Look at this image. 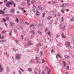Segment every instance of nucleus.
I'll list each match as a JSON object with an SVG mask.
<instances>
[{
  "mask_svg": "<svg viewBox=\"0 0 74 74\" xmlns=\"http://www.w3.org/2000/svg\"><path fill=\"white\" fill-rule=\"evenodd\" d=\"M10 11L12 12H14V10L13 9H11L10 10Z\"/></svg>",
  "mask_w": 74,
  "mask_h": 74,
  "instance_id": "30",
  "label": "nucleus"
},
{
  "mask_svg": "<svg viewBox=\"0 0 74 74\" xmlns=\"http://www.w3.org/2000/svg\"><path fill=\"white\" fill-rule=\"evenodd\" d=\"M30 62L33 64V63H36V60L34 59H32L30 61Z\"/></svg>",
  "mask_w": 74,
  "mask_h": 74,
  "instance_id": "4",
  "label": "nucleus"
},
{
  "mask_svg": "<svg viewBox=\"0 0 74 74\" xmlns=\"http://www.w3.org/2000/svg\"><path fill=\"white\" fill-rule=\"evenodd\" d=\"M35 3H36V1H31V4H34Z\"/></svg>",
  "mask_w": 74,
  "mask_h": 74,
  "instance_id": "13",
  "label": "nucleus"
},
{
  "mask_svg": "<svg viewBox=\"0 0 74 74\" xmlns=\"http://www.w3.org/2000/svg\"><path fill=\"white\" fill-rule=\"evenodd\" d=\"M30 2V1L29 0H27V4H28Z\"/></svg>",
  "mask_w": 74,
  "mask_h": 74,
  "instance_id": "40",
  "label": "nucleus"
},
{
  "mask_svg": "<svg viewBox=\"0 0 74 74\" xmlns=\"http://www.w3.org/2000/svg\"><path fill=\"white\" fill-rule=\"evenodd\" d=\"M5 14V12H4L3 11L0 10V14Z\"/></svg>",
  "mask_w": 74,
  "mask_h": 74,
  "instance_id": "10",
  "label": "nucleus"
},
{
  "mask_svg": "<svg viewBox=\"0 0 74 74\" xmlns=\"http://www.w3.org/2000/svg\"><path fill=\"white\" fill-rule=\"evenodd\" d=\"M47 29H48V28H46L45 30V32H47Z\"/></svg>",
  "mask_w": 74,
  "mask_h": 74,
  "instance_id": "54",
  "label": "nucleus"
},
{
  "mask_svg": "<svg viewBox=\"0 0 74 74\" xmlns=\"http://www.w3.org/2000/svg\"><path fill=\"white\" fill-rule=\"evenodd\" d=\"M64 67H66V66H67V64H64Z\"/></svg>",
  "mask_w": 74,
  "mask_h": 74,
  "instance_id": "53",
  "label": "nucleus"
},
{
  "mask_svg": "<svg viewBox=\"0 0 74 74\" xmlns=\"http://www.w3.org/2000/svg\"><path fill=\"white\" fill-rule=\"evenodd\" d=\"M23 12H24V13H25V12H26V11L25 10H24Z\"/></svg>",
  "mask_w": 74,
  "mask_h": 74,
  "instance_id": "64",
  "label": "nucleus"
},
{
  "mask_svg": "<svg viewBox=\"0 0 74 74\" xmlns=\"http://www.w3.org/2000/svg\"><path fill=\"white\" fill-rule=\"evenodd\" d=\"M70 21H74V18H72L71 19Z\"/></svg>",
  "mask_w": 74,
  "mask_h": 74,
  "instance_id": "32",
  "label": "nucleus"
},
{
  "mask_svg": "<svg viewBox=\"0 0 74 74\" xmlns=\"http://www.w3.org/2000/svg\"><path fill=\"white\" fill-rule=\"evenodd\" d=\"M9 18V17L7 16L6 17V19L7 21H9V19H8Z\"/></svg>",
  "mask_w": 74,
  "mask_h": 74,
  "instance_id": "25",
  "label": "nucleus"
},
{
  "mask_svg": "<svg viewBox=\"0 0 74 74\" xmlns=\"http://www.w3.org/2000/svg\"><path fill=\"white\" fill-rule=\"evenodd\" d=\"M3 15H4V16H8V14H3Z\"/></svg>",
  "mask_w": 74,
  "mask_h": 74,
  "instance_id": "58",
  "label": "nucleus"
},
{
  "mask_svg": "<svg viewBox=\"0 0 74 74\" xmlns=\"http://www.w3.org/2000/svg\"><path fill=\"white\" fill-rule=\"evenodd\" d=\"M5 23V25L6 26H7L8 25H7V23Z\"/></svg>",
  "mask_w": 74,
  "mask_h": 74,
  "instance_id": "49",
  "label": "nucleus"
},
{
  "mask_svg": "<svg viewBox=\"0 0 74 74\" xmlns=\"http://www.w3.org/2000/svg\"><path fill=\"white\" fill-rule=\"evenodd\" d=\"M47 3H48V4H51V2L49 1L47 2Z\"/></svg>",
  "mask_w": 74,
  "mask_h": 74,
  "instance_id": "55",
  "label": "nucleus"
},
{
  "mask_svg": "<svg viewBox=\"0 0 74 74\" xmlns=\"http://www.w3.org/2000/svg\"><path fill=\"white\" fill-rule=\"evenodd\" d=\"M21 23H24V21H21Z\"/></svg>",
  "mask_w": 74,
  "mask_h": 74,
  "instance_id": "52",
  "label": "nucleus"
},
{
  "mask_svg": "<svg viewBox=\"0 0 74 74\" xmlns=\"http://www.w3.org/2000/svg\"><path fill=\"white\" fill-rule=\"evenodd\" d=\"M64 57L65 58H66V59H69V58H70V57H69V56H68L67 55H65L64 56Z\"/></svg>",
  "mask_w": 74,
  "mask_h": 74,
  "instance_id": "14",
  "label": "nucleus"
},
{
  "mask_svg": "<svg viewBox=\"0 0 74 74\" xmlns=\"http://www.w3.org/2000/svg\"><path fill=\"white\" fill-rule=\"evenodd\" d=\"M44 62H45V61L44 60V59H42V63H44Z\"/></svg>",
  "mask_w": 74,
  "mask_h": 74,
  "instance_id": "39",
  "label": "nucleus"
},
{
  "mask_svg": "<svg viewBox=\"0 0 74 74\" xmlns=\"http://www.w3.org/2000/svg\"><path fill=\"white\" fill-rule=\"evenodd\" d=\"M59 55H60V54L59 53H58L57 55H56V56H58L59 57Z\"/></svg>",
  "mask_w": 74,
  "mask_h": 74,
  "instance_id": "57",
  "label": "nucleus"
},
{
  "mask_svg": "<svg viewBox=\"0 0 74 74\" xmlns=\"http://www.w3.org/2000/svg\"><path fill=\"white\" fill-rule=\"evenodd\" d=\"M31 5V4L30 3H28L27 4V5Z\"/></svg>",
  "mask_w": 74,
  "mask_h": 74,
  "instance_id": "56",
  "label": "nucleus"
},
{
  "mask_svg": "<svg viewBox=\"0 0 74 74\" xmlns=\"http://www.w3.org/2000/svg\"><path fill=\"white\" fill-rule=\"evenodd\" d=\"M62 63L63 64H66V62L64 61L62 62Z\"/></svg>",
  "mask_w": 74,
  "mask_h": 74,
  "instance_id": "44",
  "label": "nucleus"
},
{
  "mask_svg": "<svg viewBox=\"0 0 74 74\" xmlns=\"http://www.w3.org/2000/svg\"><path fill=\"white\" fill-rule=\"evenodd\" d=\"M15 58L17 60H18V59H19L21 58V57L20 56V54H16Z\"/></svg>",
  "mask_w": 74,
  "mask_h": 74,
  "instance_id": "3",
  "label": "nucleus"
},
{
  "mask_svg": "<svg viewBox=\"0 0 74 74\" xmlns=\"http://www.w3.org/2000/svg\"><path fill=\"white\" fill-rule=\"evenodd\" d=\"M62 7H66V5H67V4L66 3H63L62 5Z\"/></svg>",
  "mask_w": 74,
  "mask_h": 74,
  "instance_id": "9",
  "label": "nucleus"
},
{
  "mask_svg": "<svg viewBox=\"0 0 74 74\" xmlns=\"http://www.w3.org/2000/svg\"><path fill=\"white\" fill-rule=\"evenodd\" d=\"M61 12L63 13V14H64V10L62 9L61 10Z\"/></svg>",
  "mask_w": 74,
  "mask_h": 74,
  "instance_id": "23",
  "label": "nucleus"
},
{
  "mask_svg": "<svg viewBox=\"0 0 74 74\" xmlns=\"http://www.w3.org/2000/svg\"><path fill=\"white\" fill-rule=\"evenodd\" d=\"M51 53H53V50H51Z\"/></svg>",
  "mask_w": 74,
  "mask_h": 74,
  "instance_id": "59",
  "label": "nucleus"
},
{
  "mask_svg": "<svg viewBox=\"0 0 74 74\" xmlns=\"http://www.w3.org/2000/svg\"><path fill=\"white\" fill-rule=\"evenodd\" d=\"M65 45L68 47H71L70 46V42H69L67 41L65 43Z\"/></svg>",
  "mask_w": 74,
  "mask_h": 74,
  "instance_id": "1",
  "label": "nucleus"
},
{
  "mask_svg": "<svg viewBox=\"0 0 74 74\" xmlns=\"http://www.w3.org/2000/svg\"><path fill=\"white\" fill-rule=\"evenodd\" d=\"M18 9L19 10H22V8L21 7H19L18 8Z\"/></svg>",
  "mask_w": 74,
  "mask_h": 74,
  "instance_id": "61",
  "label": "nucleus"
},
{
  "mask_svg": "<svg viewBox=\"0 0 74 74\" xmlns=\"http://www.w3.org/2000/svg\"><path fill=\"white\" fill-rule=\"evenodd\" d=\"M10 25H11V26H14V23H12V22H11L10 23Z\"/></svg>",
  "mask_w": 74,
  "mask_h": 74,
  "instance_id": "28",
  "label": "nucleus"
},
{
  "mask_svg": "<svg viewBox=\"0 0 74 74\" xmlns=\"http://www.w3.org/2000/svg\"><path fill=\"white\" fill-rule=\"evenodd\" d=\"M39 57H37L36 58L35 60H39Z\"/></svg>",
  "mask_w": 74,
  "mask_h": 74,
  "instance_id": "19",
  "label": "nucleus"
},
{
  "mask_svg": "<svg viewBox=\"0 0 74 74\" xmlns=\"http://www.w3.org/2000/svg\"><path fill=\"white\" fill-rule=\"evenodd\" d=\"M18 72L20 74H22V73H21V71H20V70H19L18 71Z\"/></svg>",
  "mask_w": 74,
  "mask_h": 74,
  "instance_id": "48",
  "label": "nucleus"
},
{
  "mask_svg": "<svg viewBox=\"0 0 74 74\" xmlns=\"http://www.w3.org/2000/svg\"><path fill=\"white\" fill-rule=\"evenodd\" d=\"M46 13H45V12H44L43 14H42V17H44L45 16V15Z\"/></svg>",
  "mask_w": 74,
  "mask_h": 74,
  "instance_id": "20",
  "label": "nucleus"
},
{
  "mask_svg": "<svg viewBox=\"0 0 74 74\" xmlns=\"http://www.w3.org/2000/svg\"><path fill=\"white\" fill-rule=\"evenodd\" d=\"M66 68H67V70H69V66L67 65L66 66Z\"/></svg>",
  "mask_w": 74,
  "mask_h": 74,
  "instance_id": "33",
  "label": "nucleus"
},
{
  "mask_svg": "<svg viewBox=\"0 0 74 74\" xmlns=\"http://www.w3.org/2000/svg\"><path fill=\"white\" fill-rule=\"evenodd\" d=\"M7 53H8L7 52H6V53L4 52L3 53L4 55L5 56V55H6V56H8Z\"/></svg>",
  "mask_w": 74,
  "mask_h": 74,
  "instance_id": "17",
  "label": "nucleus"
},
{
  "mask_svg": "<svg viewBox=\"0 0 74 74\" xmlns=\"http://www.w3.org/2000/svg\"><path fill=\"white\" fill-rule=\"evenodd\" d=\"M7 1H8L7 0H4V2L5 3H6V2H7Z\"/></svg>",
  "mask_w": 74,
  "mask_h": 74,
  "instance_id": "46",
  "label": "nucleus"
},
{
  "mask_svg": "<svg viewBox=\"0 0 74 74\" xmlns=\"http://www.w3.org/2000/svg\"><path fill=\"white\" fill-rule=\"evenodd\" d=\"M63 38H66V36L64 35L63 36H62Z\"/></svg>",
  "mask_w": 74,
  "mask_h": 74,
  "instance_id": "43",
  "label": "nucleus"
},
{
  "mask_svg": "<svg viewBox=\"0 0 74 74\" xmlns=\"http://www.w3.org/2000/svg\"><path fill=\"white\" fill-rule=\"evenodd\" d=\"M32 34H34V33H34V30H32Z\"/></svg>",
  "mask_w": 74,
  "mask_h": 74,
  "instance_id": "47",
  "label": "nucleus"
},
{
  "mask_svg": "<svg viewBox=\"0 0 74 74\" xmlns=\"http://www.w3.org/2000/svg\"><path fill=\"white\" fill-rule=\"evenodd\" d=\"M39 26H42V27H44V26H43V25H42V23H40L39 24Z\"/></svg>",
  "mask_w": 74,
  "mask_h": 74,
  "instance_id": "26",
  "label": "nucleus"
},
{
  "mask_svg": "<svg viewBox=\"0 0 74 74\" xmlns=\"http://www.w3.org/2000/svg\"><path fill=\"white\" fill-rule=\"evenodd\" d=\"M58 16H60V13H58Z\"/></svg>",
  "mask_w": 74,
  "mask_h": 74,
  "instance_id": "62",
  "label": "nucleus"
},
{
  "mask_svg": "<svg viewBox=\"0 0 74 74\" xmlns=\"http://www.w3.org/2000/svg\"><path fill=\"white\" fill-rule=\"evenodd\" d=\"M0 67L1 69H0V72H3V68H1V65L0 64Z\"/></svg>",
  "mask_w": 74,
  "mask_h": 74,
  "instance_id": "11",
  "label": "nucleus"
},
{
  "mask_svg": "<svg viewBox=\"0 0 74 74\" xmlns=\"http://www.w3.org/2000/svg\"><path fill=\"white\" fill-rule=\"evenodd\" d=\"M15 18H16L15 19V21L17 23H18V22L19 21V19H18V18H17L16 17H15Z\"/></svg>",
  "mask_w": 74,
  "mask_h": 74,
  "instance_id": "16",
  "label": "nucleus"
},
{
  "mask_svg": "<svg viewBox=\"0 0 74 74\" xmlns=\"http://www.w3.org/2000/svg\"><path fill=\"white\" fill-rule=\"evenodd\" d=\"M10 5H12V4H14V1H9L8 3Z\"/></svg>",
  "mask_w": 74,
  "mask_h": 74,
  "instance_id": "8",
  "label": "nucleus"
},
{
  "mask_svg": "<svg viewBox=\"0 0 74 74\" xmlns=\"http://www.w3.org/2000/svg\"><path fill=\"white\" fill-rule=\"evenodd\" d=\"M2 33H5V30H3V31L2 32Z\"/></svg>",
  "mask_w": 74,
  "mask_h": 74,
  "instance_id": "41",
  "label": "nucleus"
},
{
  "mask_svg": "<svg viewBox=\"0 0 74 74\" xmlns=\"http://www.w3.org/2000/svg\"><path fill=\"white\" fill-rule=\"evenodd\" d=\"M50 33H51L50 32H47V34H48V35H49V36H50Z\"/></svg>",
  "mask_w": 74,
  "mask_h": 74,
  "instance_id": "37",
  "label": "nucleus"
},
{
  "mask_svg": "<svg viewBox=\"0 0 74 74\" xmlns=\"http://www.w3.org/2000/svg\"><path fill=\"white\" fill-rule=\"evenodd\" d=\"M2 19L4 22H6V20H5V19L4 18H3Z\"/></svg>",
  "mask_w": 74,
  "mask_h": 74,
  "instance_id": "34",
  "label": "nucleus"
},
{
  "mask_svg": "<svg viewBox=\"0 0 74 74\" xmlns=\"http://www.w3.org/2000/svg\"><path fill=\"white\" fill-rule=\"evenodd\" d=\"M66 28V26L65 25H64L63 27L62 28V30H65Z\"/></svg>",
  "mask_w": 74,
  "mask_h": 74,
  "instance_id": "21",
  "label": "nucleus"
},
{
  "mask_svg": "<svg viewBox=\"0 0 74 74\" xmlns=\"http://www.w3.org/2000/svg\"><path fill=\"white\" fill-rule=\"evenodd\" d=\"M64 33H62L61 34V36H62V37L64 36Z\"/></svg>",
  "mask_w": 74,
  "mask_h": 74,
  "instance_id": "51",
  "label": "nucleus"
},
{
  "mask_svg": "<svg viewBox=\"0 0 74 74\" xmlns=\"http://www.w3.org/2000/svg\"><path fill=\"white\" fill-rule=\"evenodd\" d=\"M6 9H7V8H4L3 9V11H5V10H6Z\"/></svg>",
  "mask_w": 74,
  "mask_h": 74,
  "instance_id": "45",
  "label": "nucleus"
},
{
  "mask_svg": "<svg viewBox=\"0 0 74 74\" xmlns=\"http://www.w3.org/2000/svg\"><path fill=\"white\" fill-rule=\"evenodd\" d=\"M25 23H26L27 25H29V23L28 22L25 21Z\"/></svg>",
  "mask_w": 74,
  "mask_h": 74,
  "instance_id": "42",
  "label": "nucleus"
},
{
  "mask_svg": "<svg viewBox=\"0 0 74 74\" xmlns=\"http://www.w3.org/2000/svg\"><path fill=\"white\" fill-rule=\"evenodd\" d=\"M28 70L29 71H32V69L30 68H29Z\"/></svg>",
  "mask_w": 74,
  "mask_h": 74,
  "instance_id": "36",
  "label": "nucleus"
},
{
  "mask_svg": "<svg viewBox=\"0 0 74 74\" xmlns=\"http://www.w3.org/2000/svg\"><path fill=\"white\" fill-rule=\"evenodd\" d=\"M27 44L29 46H30V45H33V43H27Z\"/></svg>",
  "mask_w": 74,
  "mask_h": 74,
  "instance_id": "15",
  "label": "nucleus"
},
{
  "mask_svg": "<svg viewBox=\"0 0 74 74\" xmlns=\"http://www.w3.org/2000/svg\"><path fill=\"white\" fill-rule=\"evenodd\" d=\"M38 33H39V34H40V35L41 34H42L41 32L39 30H38Z\"/></svg>",
  "mask_w": 74,
  "mask_h": 74,
  "instance_id": "27",
  "label": "nucleus"
},
{
  "mask_svg": "<svg viewBox=\"0 0 74 74\" xmlns=\"http://www.w3.org/2000/svg\"><path fill=\"white\" fill-rule=\"evenodd\" d=\"M46 70H49V71H48L47 72V73H50V72H51V70H50V69H49V68H48V66H46Z\"/></svg>",
  "mask_w": 74,
  "mask_h": 74,
  "instance_id": "6",
  "label": "nucleus"
},
{
  "mask_svg": "<svg viewBox=\"0 0 74 74\" xmlns=\"http://www.w3.org/2000/svg\"><path fill=\"white\" fill-rule=\"evenodd\" d=\"M14 33H17V30L15 29H14Z\"/></svg>",
  "mask_w": 74,
  "mask_h": 74,
  "instance_id": "18",
  "label": "nucleus"
},
{
  "mask_svg": "<svg viewBox=\"0 0 74 74\" xmlns=\"http://www.w3.org/2000/svg\"><path fill=\"white\" fill-rule=\"evenodd\" d=\"M61 19L62 20L61 21V22H63V21H64V18H63V17H62L61 18Z\"/></svg>",
  "mask_w": 74,
  "mask_h": 74,
  "instance_id": "29",
  "label": "nucleus"
},
{
  "mask_svg": "<svg viewBox=\"0 0 74 74\" xmlns=\"http://www.w3.org/2000/svg\"><path fill=\"white\" fill-rule=\"evenodd\" d=\"M5 42V39L2 40L0 41V42Z\"/></svg>",
  "mask_w": 74,
  "mask_h": 74,
  "instance_id": "24",
  "label": "nucleus"
},
{
  "mask_svg": "<svg viewBox=\"0 0 74 74\" xmlns=\"http://www.w3.org/2000/svg\"><path fill=\"white\" fill-rule=\"evenodd\" d=\"M20 69L22 72H23V71H24V70L22 69H21V68H20Z\"/></svg>",
  "mask_w": 74,
  "mask_h": 74,
  "instance_id": "35",
  "label": "nucleus"
},
{
  "mask_svg": "<svg viewBox=\"0 0 74 74\" xmlns=\"http://www.w3.org/2000/svg\"><path fill=\"white\" fill-rule=\"evenodd\" d=\"M32 42V41L30 40H29L27 43V44H29L30 43H31Z\"/></svg>",
  "mask_w": 74,
  "mask_h": 74,
  "instance_id": "38",
  "label": "nucleus"
},
{
  "mask_svg": "<svg viewBox=\"0 0 74 74\" xmlns=\"http://www.w3.org/2000/svg\"><path fill=\"white\" fill-rule=\"evenodd\" d=\"M34 11L35 12H37L36 13V15L37 16H38V15H40V12H38V10L37 9H34Z\"/></svg>",
  "mask_w": 74,
  "mask_h": 74,
  "instance_id": "2",
  "label": "nucleus"
},
{
  "mask_svg": "<svg viewBox=\"0 0 74 74\" xmlns=\"http://www.w3.org/2000/svg\"><path fill=\"white\" fill-rule=\"evenodd\" d=\"M43 9L44 8H43V7H41L40 8V10H43Z\"/></svg>",
  "mask_w": 74,
  "mask_h": 74,
  "instance_id": "50",
  "label": "nucleus"
},
{
  "mask_svg": "<svg viewBox=\"0 0 74 74\" xmlns=\"http://www.w3.org/2000/svg\"><path fill=\"white\" fill-rule=\"evenodd\" d=\"M42 74H45V73H44V71L42 72Z\"/></svg>",
  "mask_w": 74,
  "mask_h": 74,
  "instance_id": "60",
  "label": "nucleus"
},
{
  "mask_svg": "<svg viewBox=\"0 0 74 74\" xmlns=\"http://www.w3.org/2000/svg\"><path fill=\"white\" fill-rule=\"evenodd\" d=\"M59 35H57L56 38H59Z\"/></svg>",
  "mask_w": 74,
  "mask_h": 74,
  "instance_id": "63",
  "label": "nucleus"
},
{
  "mask_svg": "<svg viewBox=\"0 0 74 74\" xmlns=\"http://www.w3.org/2000/svg\"><path fill=\"white\" fill-rule=\"evenodd\" d=\"M6 5H7L6 7H8V8H11V6L8 3H6Z\"/></svg>",
  "mask_w": 74,
  "mask_h": 74,
  "instance_id": "12",
  "label": "nucleus"
},
{
  "mask_svg": "<svg viewBox=\"0 0 74 74\" xmlns=\"http://www.w3.org/2000/svg\"><path fill=\"white\" fill-rule=\"evenodd\" d=\"M52 18V17L51 16H49L46 19L47 20H51V18Z\"/></svg>",
  "mask_w": 74,
  "mask_h": 74,
  "instance_id": "7",
  "label": "nucleus"
},
{
  "mask_svg": "<svg viewBox=\"0 0 74 74\" xmlns=\"http://www.w3.org/2000/svg\"><path fill=\"white\" fill-rule=\"evenodd\" d=\"M38 45L39 47H41V45H42L40 43H38Z\"/></svg>",
  "mask_w": 74,
  "mask_h": 74,
  "instance_id": "31",
  "label": "nucleus"
},
{
  "mask_svg": "<svg viewBox=\"0 0 74 74\" xmlns=\"http://www.w3.org/2000/svg\"><path fill=\"white\" fill-rule=\"evenodd\" d=\"M30 26L31 27H34V29H36V28H37V26H36V25H34L33 24H31L30 25Z\"/></svg>",
  "mask_w": 74,
  "mask_h": 74,
  "instance_id": "5",
  "label": "nucleus"
},
{
  "mask_svg": "<svg viewBox=\"0 0 74 74\" xmlns=\"http://www.w3.org/2000/svg\"><path fill=\"white\" fill-rule=\"evenodd\" d=\"M42 51H40V56H42L43 55H42Z\"/></svg>",
  "mask_w": 74,
  "mask_h": 74,
  "instance_id": "22",
  "label": "nucleus"
}]
</instances>
